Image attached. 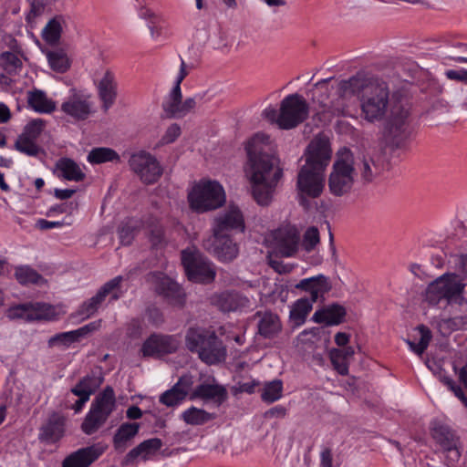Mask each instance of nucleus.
I'll return each instance as SVG.
<instances>
[{
    "instance_id": "obj_40",
    "label": "nucleus",
    "mask_w": 467,
    "mask_h": 467,
    "mask_svg": "<svg viewBox=\"0 0 467 467\" xmlns=\"http://www.w3.org/2000/svg\"><path fill=\"white\" fill-rule=\"evenodd\" d=\"M181 418L189 425H202L214 419V415L194 406L185 410Z\"/></svg>"
},
{
    "instance_id": "obj_57",
    "label": "nucleus",
    "mask_w": 467,
    "mask_h": 467,
    "mask_svg": "<svg viewBox=\"0 0 467 467\" xmlns=\"http://www.w3.org/2000/svg\"><path fill=\"white\" fill-rule=\"evenodd\" d=\"M138 16L140 19L146 20L147 23L161 20L158 14L145 5L140 6L138 8Z\"/></svg>"
},
{
    "instance_id": "obj_35",
    "label": "nucleus",
    "mask_w": 467,
    "mask_h": 467,
    "mask_svg": "<svg viewBox=\"0 0 467 467\" xmlns=\"http://www.w3.org/2000/svg\"><path fill=\"white\" fill-rule=\"evenodd\" d=\"M355 351L352 347H345L342 349L333 348L330 350L329 357L334 368L340 375L348 373V360L354 356Z\"/></svg>"
},
{
    "instance_id": "obj_37",
    "label": "nucleus",
    "mask_w": 467,
    "mask_h": 467,
    "mask_svg": "<svg viewBox=\"0 0 467 467\" xmlns=\"http://www.w3.org/2000/svg\"><path fill=\"white\" fill-rule=\"evenodd\" d=\"M86 329L87 327H80L72 331L57 333L48 339V346L68 348L85 335Z\"/></svg>"
},
{
    "instance_id": "obj_14",
    "label": "nucleus",
    "mask_w": 467,
    "mask_h": 467,
    "mask_svg": "<svg viewBox=\"0 0 467 467\" xmlns=\"http://www.w3.org/2000/svg\"><path fill=\"white\" fill-rule=\"evenodd\" d=\"M202 99V95L197 94L182 101L181 88H172L162 102V109L166 117L170 119H182L196 107L197 101Z\"/></svg>"
},
{
    "instance_id": "obj_39",
    "label": "nucleus",
    "mask_w": 467,
    "mask_h": 467,
    "mask_svg": "<svg viewBox=\"0 0 467 467\" xmlns=\"http://www.w3.org/2000/svg\"><path fill=\"white\" fill-rule=\"evenodd\" d=\"M258 329L260 335L265 337H272L281 330L279 317L273 313H265L259 321Z\"/></svg>"
},
{
    "instance_id": "obj_46",
    "label": "nucleus",
    "mask_w": 467,
    "mask_h": 467,
    "mask_svg": "<svg viewBox=\"0 0 467 467\" xmlns=\"http://www.w3.org/2000/svg\"><path fill=\"white\" fill-rule=\"evenodd\" d=\"M460 380L467 389V364L463 366L459 372ZM441 382L467 407V398L462 388L458 386L453 379L448 377L441 378Z\"/></svg>"
},
{
    "instance_id": "obj_44",
    "label": "nucleus",
    "mask_w": 467,
    "mask_h": 467,
    "mask_svg": "<svg viewBox=\"0 0 467 467\" xmlns=\"http://www.w3.org/2000/svg\"><path fill=\"white\" fill-rule=\"evenodd\" d=\"M141 226V222L134 218H129L122 222L119 229V237L120 243L124 245L130 244L135 234L138 233Z\"/></svg>"
},
{
    "instance_id": "obj_24",
    "label": "nucleus",
    "mask_w": 467,
    "mask_h": 467,
    "mask_svg": "<svg viewBox=\"0 0 467 467\" xmlns=\"http://www.w3.org/2000/svg\"><path fill=\"white\" fill-rule=\"evenodd\" d=\"M179 344L175 336L152 334L144 341L141 352L143 357H159L175 352Z\"/></svg>"
},
{
    "instance_id": "obj_47",
    "label": "nucleus",
    "mask_w": 467,
    "mask_h": 467,
    "mask_svg": "<svg viewBox=\"0 0 467 467\" xmlns=\"http://www.w3.org/2000/svg\"><path fill=\"white\" fill-rule=\"evenodd\" d=\"M15 275L16 280L22 285H38L44 282V278L35 269L27 265L16 267Z\"/></svg>"
},
{
    "instance_id": "obj_50",
    "label": "nucleus",
    "mask_w": 467,
    "mask_h": 467,
    "mask_svg": "<svg viewBox=\"0 0 467 467\" xmlns=\"http://www.w3.org/2000/svg\"><path fill=\"white\" fill-rule=\"evenodd\" d=\"M282 381L279 379L273 380L265 385L261 397L264 401L272 403L282 397Z\"/></svg>"
},
{
    "instance_id": "obj_27",
    "label": "nucleus",
    "mask_w": 467,
    "mask_h": 467,
    "mask_svg": "<svg viewBox=\"0 0 467 467\" xmlns=\"http://www.w3.org/2000/svg\"><path fill=\"white\" fill-rule=\"evenodd\" d=\"M150 279L155 284L157 293L168 298L171 304H183L184 294L176 282L161 273L150 275Z\"/></svg>"
},
{
    "instance_id": "obj_4",
    "label": "nucleus",
    "mask_w": 467,
    "mask_h": 467,
    "mask_svg": "<svg viewBox=\"0 0 467 467\" xmlns=\"http://www.w3.org/2000/svg\"><path fill=\"white\" fill-rule=\"evenodd\" d=\"M264 116L282 130H292L303 123L309 116V105L305 98L297 93L285 96L279 110L268 107Z\"/></svg>"
},
{
    "instance_id": "obj_10",
    "label": "nucleus",
    "mask_w": 467,
    "mask_h": 467,
    "mask_svg": "<svg viewBox=\"0 0 467 467\" xmlns=\"http://www.w3.org/2000/svg\"><path fill=\"white\" fill-rule=\"evenodd\" d=\"M182 263L189 280L192 282L210 283L216 275L213 265L195 249L183 250Z\"/></svg>"
},
{
    "instance_id": "obj_25",
    "label": "nucleus",
    "mask_w": 467,
    "mask_h": 467,
    "mask_svg": "<svg viewBox=\"0 0 467 467\" xmlns=\"http://www.w3.org/2000/svg\"><path fill=\"white\" fill-rule=\"evenodd\" d=\"M106 449L107 446L102 443L78 449L63 460L62 467H88L104 453Z\"/></svg>"
},
{
    "instance_id": "obj_9",
    "label": "nucleus",
    "mask_w": 467,
    "mask_h": 467,
    "mask_svg": "<svg viewBox=\"0 0 467 467\" xmlns=\"http://www.w3.org/2000/svg\"><path fill=\"white\" fill-rule=\"evenodd\" d=\"M115 408L114 391L112 388L107 387L93 400L81 423V431L87 435L97 432L106 423Z\"/></svg>"
},
{
    "instance_id": "obj_53",
    "label": "nucleus",
    "mask_w": 467,
    "mask_h": 467,
    "mask_svg": "<svg viewBox=\"0 0 467 467\" xmlns=\"http://www.w3.org/2000/svg\"><path fill=\"white\" fill-rule=\"evenodd\" d=\"M319 243L320 235L318 229L315 226L308 227L303 235L301 243V246L303 247V249L306 252L309 253L315 250V248L317 247V245L319 244Z\"/></svg>"
},
{
    "instance_id": "obj_2",
    "label": "nucleus",
    "mask_w": 467,
    "mask_h": 467,
    "mask_svg": "<svg viewBox=\"0 0 467 467\" xmlns=\"http://www.w3.org/2000/svg\"><path fill=\"white\" fill-rule=\"evenodd\" d=\"M247 162L244 173L251 183L255 202L268 205L282 177L279 161L273 153L271 139L264 133L255 134L246 144Z\"/></svg>"
},
{
    "instance_id": "obj_19",
    "label": "nucleus",
    "mask_w": 467,
    "mask_h": 467,
    "mask_svg": "<svg viewBox=\"0 0 467 467\" xmlns=\"http://www.w3.org/2000/svg\"><path fill=\"white\" fill-rule=\"evenodd\" d=\"M275 246L284 257L294 256L300 246V233L295 225L285 224L273 233Z\"/></svg>"
},
{
    "instance_id": "obj_8",
    "label": "nucleus",
    "mask_w": 467,
    "mask_h": 467,
    "mask_svg": "<svg viewBox=\"0 0 467 467\" xmlns=\"http://www.w3.org/2000/svg\"><path fill=\"white\" fill-rule=\"evenodd\" d=\"M465 284L455 274H443L429 284L426 289V300L431 305H438L445 300L447 304L462 303Z\"/></svg>"
},
{
    "instance_id": "obj_21",
    "label": "nucleus",
    "mask_w": 467,
    "mask_h": 467,
    "mask_svg": "<svg viewBox=\"0 0 467 467\" xmlns=\"http://www.w3.org/2000/svg\"><path fill=\"white\" fill-rule=\"evenodd\" d=\"M61 111L75 120H84L93 112L89 96L70 90V95L63 101Z\"/></svg>"
},
{
    "instance_id": "obj_16",
    "label": "nucleus",
    "mask_w": 467,
    "mask_h": 467,
    "mask_svg": "<svg viewBox=\"0 0 467 467\" xmlns=\"http://www.w3.org/2000/svg\"><path fill=\"white\" fill-rule=\"evenodd\" d=\"M331 155L332 150L329 140L322 135L316 136L306 150V163L304 166L325 171Z\"/></svg>"
},
{
    "instance_id": "obj_54",
    "label": "nucleus",
    "mask_w": 467,
    "mask_h": 467,
    "mask_svg": "<svg viewBox=\"0 0 467 467\" xmlns=\"http://www.w3.org/2000/svg\"><path fill=\"white\" fill-rule=\"evenodd\" d=\"M442 449L446 464L449 467H454L461 458V452L458 448V441L452 444V446H446Z\"/></svg>"
},
{
    "instance_id": "obj_59",
    "label": "nucleus",
    "mask_w": 467,
    "mask_h": 467,
    "mask_svg": "<svg viewBox=\"0 0 467 467\" xmlns=\"http://www.w3.org/2000/svg\"><path fill=\"white\" fill-rule=\"evenodd\" d=\"M71 223H65L64 221H47L45 219H39L36 222V226L41 230H48L52 228H60L64 225H70Z\"/></svg>"
},
{
    "instance_id": "obj_29",
    "label": "nucleus",
    "mask_w": 467,
    "mask_h": 467,
    "mask_svg": "<svg viewBox=\"0 0 467 467\" xmlns=\"http://www.w3.org/2000/svg\"><path fill=\"white\" fill-rule=\"evenodd\" d=\"M98 94L102 102V108L107 111L117 98L118 82L115 73L106 69L97 83Z\"/></svg>"
},
{
    "instance_id": "obj_55",
    "label": "nucleus",
    "mask_w": 467,
    "mask_h": 467,
    "mask_svg": "<svg viewBox=\"0 0 467 467\" xmlns=\"http://www.w3.org/2000/svg\"><path fill=\"white\" fill-rule=\"evenodd\" d=\"M319 335V328L313 327L305 329L296 337L297 343L302 345H311L316 342Z\"/></svg>"
},
{
    "instance_id": "obj_31",
    "label": "nucleus",
    "mask_w": 467,
    "mask_h": 467,
    "mask_svg": "<svg viewBox=\"0 0 467 467\" xmlns=\"http://www.w3.org/2000/svg\"><path fill=\"white\" fill-rule=\"evenodd\" d=\"M347 311L339 304H331L317 310L312 320L316 323L326 324L327 326H336L344 321Z\"/></svg>"
},
{
    "instance_id": "obj_20",
    "label": "nucleus",
    "mask_w": 467,
    "mask_h": 467,
    "mask_svg": "<svg viewBox=\"0 0 467 467\" xmlns=\"http://www.w3.org/2000/svg\"><path fill=\"white\" fill-rule=\"evenodd\" d=\"M67 421L63 413L51 412L39 428L38 440L47 444L57 442L65 436Z\"/></svg>"
},
{
    "instance_id": "obj_42",
    "label": "nucleus",
    "mask_w": 467,
    "mask_h": 467,
    "mask_svg": "<svg viewBox=\"0 0 467 467\" xmlns=\"http://www.w3.org/2000/svg\"><path fill=\"white\" fill-rule=\"evenodd\" d=\"M47 58L49 67L59 73L66 72L70 67V60L67 53L60 48H57L47 53Z\"/></svg>"
},
{
    "instance_id": "obj_48",
    "label": "nucleus",
    "mask_w": 467,
    "mask_h": 467,
    "mask_svg": "<svg viewBox=\"0 0 467 467\" xmlns=\"http://www.w3.org/2000/svg\"><path fill=\"white\" fill-rule=\"evenodd\" d=\"M98 382L95 378L87 376L83 378L72 389L71 392L79 397L88 399L96 390Z\"/></svg>"
},
{
    "instance_id": "obj_41",
    "label": "nucleus",
    "mask_w": 467,
    "mask_h": 467,
    "mask_svg": "<svg viewBox=\"0 0 467 467\" xmlns=\"http://www.w3.org/2000/svg\"><path fill=\"white\" fill-rule=\"evenodd\" d=\"M32 321L35 320H56L60 315L57 308L46 303H30Z\"/></svg>"
},
{
    "instance_id": "obj_30",
    "label": "nucleus",
    "mask_w": 467,
    "mask_h": 467,
    "mask_svg": "<svg viewBox=\"0 0 467 467\" xmlns=\"http://www.w3.org/2000/svg\"><path fill=\"white\" fill-rule=\"evenodd\" d=\"M161 446L162 441L159 438L146 440L126 454L122 464L128 466L138 460L147 461L155 456L161 450Z\"/></svg>"
},
{
    "instance_id": "obj_61",
    "label": "nucleus",
    "mask_w": 467,
    "mask_h": 467,
    "mask_svg": "<svg viewBox=\"0 0 467 467\" xmlns=\"http://www.w3.org/2000/svg\"><path fill=\"white\" fill-rule=\"evenodd\" d=\"M148 319L153 326H159L163 322L162 313L155 307L148 309Z\"/></svg>"
},
{
    "instance_id": "obj_34",
    "label": "nucleus",
    "mask_w": 467,
    "mask_h": 467,
    "mask_svg": "<svg viewBox=\"0 0 467 467\" xmlns=\"http://www.w3.org/2000/svg\"><path fill=\"white\" fill-rule=\"evenodd\" d=\"M57 176L67 181L81 182L85 178V173L79 165L68 158L60 159L56 164Z\"/></svg>"
},
{
    "instance_id": "obj_7",
    "label": "nucleus",
    "mask_w": 467,
    "mask_h": 467,
    "mask_svg": "<svg viewBox=\"0 0 467 467\" xmlns=\"http://www.w3.org/2000/svg\"><path fill=\"white\" fill-rule=\"evenodd\" d=\"M190 206L198 213L212 211L223 206L226 201L223 187L215 181L202 180L188 194Z\"/></svg>"
},
{
    "instance_id": "obj_63",
    "label": "nucleus",
    "mask_w": 467,
    "mask_h": 467,
    "mask_svg": "<svg viewBox=\"0 0 467 467\" xmlns=\"http://www.w3.org/2000/svg\"><path fill=\"white\" fill-rule=\"evenodd\" d=\"M76 192L74 189H55L54 195L59 200H67Z\"/></svg>"
},
{
    "instance_id": "obj_62",
    "label": "nucleus",
    "mask_w": 467,
    "mask_h": 467,
    "mask_svg": "<svg viewBox=\"0 0 467 467\" xmlns=\"http://www.w3.org/2000/svg\"><path fill=\"white\" fill-rule=\"evenodd\" d=\"M160 22L161 21H154V22L147 23V26H148V28L150 30V36L154 40H158L159 37L161 36V33H162L161 27L159 26Z\"/></svg>"
},
{
    "instance_id": "obj_56",
    "label": "nucleus",
    "mask_w": 467,
    "mask_h": 467,
    "mask_svg": "<svg viewBox=\"0 0 467 467\" xmlns=\"http://www.w3.org/2000/svg\"><path fill=\"white\" fill-rule=\"evenodd\" d=\"M181 127L178 124H171L161 137L160 144L166 145L174 142L181 135Z\"/></svg>"
},
{
    "instance_id": "obj_60",
    "label": "nucleus",
    "mask_w": 467,
    "mask_h": 467,
    "mask_svg": "<svg viewBox=\"0 0 467 467\" xmlns=\"http://www.w3.org/2000/svg\"><path fill=\"white\" fill-rule=\"evenodd\" d=\"M320 467H333V452L328 447H325L320 451Z\"/></svg>"
},
{
    "instance_id": "obj_38",
    "label": "nucleus",
    "mask_w": 467,
    "mask_h": 467,
    "mask_svg": "<svg viewBox=\"0 0 467 467\" xmlns=\"http://www.w3.org/2000/svg\"><path fill=\"white\" fill-rule=\"evenodd\" d=\"M431 434L441 448L452 446V444L458 441L457 437L451 429L439 421H433L431 423Z\"/></svg>"
},
{
    "instance_id": "obj_23",
    "label": "nucleus",
    "mask_w": 467,
    "mask_h": 467,
    "mask_svg": "<svg viewBox=\"0 0 467 467\" xmlns=\"http://www.w3.org/2000/svg\"><path fill=\"white\" fill-rule=\"evenodd\" d=\"M202 246L222 262L234 260L239 253L238 246L233 242L231 235L216 236L213 234L203 240Z\"/></svg>"
},
{
    "instance_id": "obj_5",
    "label": "nucleus",
    "mask_w": 467,
    "mask_h": 467,
    "mask_svg": "<svg viewBox=\"0 0 467 467\" xmlns=\"http://www.w3.org/2000/svg\"><path fill=\"white\" fill-rule=\"evenodd\" d=\"M295 287L310 294L309 298L297 299L290 310V319L295 326L299 327L305 323L306 317L313 308V304L319 298L324 297L331 289V285L327 276L318 275L302 279Z\"/></svg>"
},
{
    "instance_id": "obj_26",
    "label": "nucleus",
    "mask_w": 467,
    "mask_h": 467,
    "mask_svg": "<svg viewBox=\"0 0 467 467\" xmlns=\"http://www.w3.org/2000/svg\"><path fill=\"white\" fill-rule=\"evenodd\" d=\"M193 385V377L186 374L182 376L177 383L160 397V402L167 407H174L181 404L191 393Z\"/></svg>"
},
{
    "instance_id": "obj_13",
    "label": "nucleus",
    "mask_w": 467,
    "mask_h": 467,
    "mask_svg": "<svg viewBox=\"0 0 467 467\" xmlns=\"http://www.w3.org/2000/svg\"><path fill=\"white\" fill-rule=\"evenodd\" d=\"M129 164L132 171L146 184L156 182L162 174V169L157 159L143 150L132 154Z\"/></svg>"
},
{
    "instance_id": "obj_52",
    "label": "nucleus",
    "mask_w": 467,
    "mask_h": 467,
    "mask_svg": "<svg viewBox=\"0 0 467 467\" xmlns=\"http://www.w3.org/2000/svg\"><path fill=\"white\" fill-rule=\"evenodd\" d=\"M46 9V4L41 0H33L30 4V9L26 16L27 25L34 28L39 18L44 15Z\"/></svg>"
},
{
    "instance_id": "obj_3",
    "label": "nucleus",
    "mask_w": 467,
    "mask_h": 467,
    "mask_svg": "<svg viewBox=\"0 0 467 467\" xmlns=\"http://www.w3.org/2000/svg\"><path fill=\"white\" fill-rule=\"evenodd\" d=\"M185 345L207 365L222 363L227 356L226 347L216 333L204 327H190L185 335Z\"/></svg>"
},
{
    "instance_id": "obj_11",
    "label": "nucleus",
    "mask_w": 467,
    "mask_h": 467,
    "mask_svg": "<svg viewBox=\"0 0 467 467\" xmlns=\"http://www.w3.org/2000/svg\"><path fill=\"white\" fill-rule=\"evenodd\" d=\"M296 186L300 203L306 206L307 198H317L322 193L325 186L324 171L303 165Z\"/></svg>"
},
{
    "instance_id": "obj_6",
    "label": "nucleus",
    "mask_w": 467,
    "mask_h": 467,
    "mask_svg": "<svg viewBox=\"0 0 467 467\" xmlns=\"http://www.w3.org/2000/svg\"><path fill=\"white\" fill-rule=\"evenodd\" d=\"M354 157L350 150L340 149L337 153L336 161L328 178V188L335 196H343L348 193L354 184Z\"/></svg>"
},
{
    "instance_id": "obj_15",
    "label": "nucleus",
    "mask_w": 467,
    "mask_h": 467,
    "mask_svg": "<svg viewBox=\"0 0 467 467\" xmlns=\"http://www.w3.org/2000/svg\"><path fill=\"white\" fill-rule=\"evenodd\" d=\"M211 300L212 304L223 313L246 312L255 306L254 298L234 290L215 294Z\"/></svg>"
},
{
    "instance_id": "obj_1",
    "label": "nucleus",
    "mask_w": 467,
    "mask_h": 467,
    "mask_svg": "<svg viewBox=\"0 0 467 467\" xmlns=\"http://www.w3.org/2000/svg\"><path fill=\"white\" fill-rule=\"evenodd\" d=\"M331 78L319 80L315 86L322 94L314 99L317 101L314 119L326 124L336 116L348 115L349 99L357 96L359 101L360 117L368 123L384 121L385 134L396 147H401L412 134L410 104L404 99L389 98L385 84L369 82L358 74L348 79L340 80L336 87L337 97L328 100L325 94Z\"/></svg>"
},
{
    "instance_id": "obj_58",
    "label": "nucleus",
    "mask_w": 467,
    "mask_h": 467,
    "mask_svg": "<svg viewBox=\"0 0 467 467\" xmlns=\"http://www.w3.org/2000/svg\"><path fill=\"white\" fill-rule=\"evenodd\" d=\"M192 68V66L187 65L183 59H181L180 69L176 76L174 85L172 88H177V86H178V88H181L182 82L188 76V74L190 73Z\"/></svg>"
},
{
    "instance_id": "obj_51",
    "label": "nucleus",
    "mask_w": 467,
    "mask_h": 467,
    "mask_svg": "<svg viewBox=\"0 0 467 467\" xmlns=\"http://www.w3.org/2000/svg\"><path fill=\"white\" fill-rule=\"evenodd\" d=\"M5 316L9 320L22 319L27 322H31V305L30 303H27L10 306L6 310Z\"/></svg>"
},
{
    "instance_id": "obj_17",
    "label": "nucleus",
    "mask_w": 467,
    "mask_h": 467,
    "mask_svg": "<svg viewBox=\"0 0 467 467\" xmlns=\"http://www.w3.org/2000/svg\"><path fill=\"white\" fill-rule=\"evenodd\" d=\"M244 219L241 210L234 204H230L226 210L214 217L213 234L216 236L231 235L233 231L244 232Z\"/></svg>"
},
{
    "instance_id": "obj_12",
    "label": "nucleus",
    "mask_w": 467,
    "mask_h": 467,
    "mask_svg": "<svg viewBox=\"0 0 467 467\" xmlns=\"http://www.w3.org/2000/svg\"><path fill=\"white\" fill-rule=\"evenodd\" d=\"M46 124L47 122L39 118L30 120L17 137L15 143L16 150L29 157L38 156L42 149L37 144V139L44 131Z\"/></svg>"
},
{
    "instance_id": "obj_32",
    "label": "nucleus",
    "mask_w": 467,
    "mask_h": 467,
    "mask_svg": "<svg viewBox=\"0 0 467 467\" xmlns=\"http://www.w3.org/2000/svg\"><path fill=\"white\" fill-rule=\"evenodd\" d=\"M26 101L32 110L40 114H50L56 110V102L38 88L27 91Z\"/></svg>"
},
{
    "instance_id": "obj_36",
    "label": "nucleus",
    "mask_w": 467,
    "mask_h": 467,
    "mask_svg": "<svg viewBox=\"0 0 467 467\" xmlns=\"http://www.w3.org/2000/svg\"><path fill=\"white\" fill-rule=\"evenodd\" d=\"M66 24L65 18L62 16H56L50 19L45 27L42 29V38L49 45H56L58 43L63 26Z\"/></svg>"
},
{
    "instance_id": "obj_49",
    "label": "nucleus",
    "mask_w": 467,
    "mask_h": 467,
    "mask_svg": "<svg viewBox=\"0 0 467 467\" xmlns=\"http://www.w3.org/2000/svg\"><path fill=\"white\" fill-rule=\"evenodd\" d=\"M22 65L21 58L14 52L5 51L0 55V67L8 74L16 73Z\"/></svg>"
},
{
    "instance_id": "obj_45",
    "label": "nucleus",
    "mask_w": 467,
    "mask_h": 467,
    "mask_svg": "<svg viewBox=\"0 0 467 467\" xmlns=\"http://www.w3.org/2000/svg\"><path fill=\"white\" fill-rule=\"evenodd\" d=\"M87 160L91 164H100L107 161H119V156L112 149L100 147L92 149L89 151Z\"/></svg>"
},
{
    "instance_id": "obj_43",
    "label": "nucleus",
    "mask_w": 467,
    "mask_h": 467,
    "mask_svg": "<svg viewBox=\"0 0 467 467\" xmlns=\"http://www.w3.org/2000/svg\"><path fill=\"white\" fill-rule=\"evenodd\" d=\"M416 330L419 336L418 342L416 343L410 339H406L405 341L411 351L420 356L427 349L431 342V332L423 325L419 326Z\"/></svg>"
},
{
    "instance_id": "obj_33",
    "label": "nucleus",
    "mask_w": 467,
    "mask_h": 467,
    "mask_svg": "<svg viewBox=\"0 0 467 467\" xmlns=\"http://www.w3.org/2000/svg\"><path fill=\"white\" fill-rule=\"evenodd\" d=\"M140 424L137 422L122 423L116 431L112 442L117 451H124L132 439L139 433Z\"/></svg>"
},
{
    "instance_id": "obj_22",
    "label": "nucleus",
    "mask_w": 467,
    "mask_h": 467,
    "mask_svg": "<svg viewBox=\"0 0 467 467\" xmlns=\"http://www.w3.org/2000/svg\"><path fill=\"white\" fill-rule=\"evenodd\" d=\"M228 398L225 387L216 382L213 377H209L195 388L192 387L190 400H202L211 401L216 406L222 405Z\"/></svg>"
},
{
    "instance_id": "obj_28",
    "label": "nucleus",
    "mask_w": 467,
    "mask_h": 467,
    "mask_svg": "<svg viewBox=\"0 0 467 467\" xmlns=\"http://www.w3.org/2000/svg\"><path fill=\"white\" fill-rule=\"evenodd\" d=\"M354 169L364 182H371L381 174L383 163L378 156L363 155L354 159Z\"/></svg>"
},
{
    "instance_id": "obj_64",
    "label": "nucleus",
    "mask_w": 467,
    "mask_h": 467,
    "mask_svg": "<svg viewBox=\"0 0 467 467\" xmlns=\"http://www.w3.org/2000/svg\"><path fill=\"white\" fill-rule=\"evenodd\" d=\"M68 211V205L67 203H61L57 205L51 206L47 212V215H56V214H61L64 213H67Z\"/></svg>"
},
{
    "instance_id": "obj_18",
    "label": "nucleus",
    "mask_w": 467,
    "mask_h": 467,
    "mask_svg": "<svg viewBox=\"0 0 467 467\" xmlns=\"http://www.w3.org/2000/svg\"><path fill=\"white\" fill-rule=\"evenodd\" d=\"M121 281L122 276L119 275L107 282L94 296L88 301H85L79 306L78 316L81 319H87L92 317L98 311L102 302L109 295L111 296L112 300H117L119 297L117 290L119 289Z\"/></svg>"
}]
</instances>
